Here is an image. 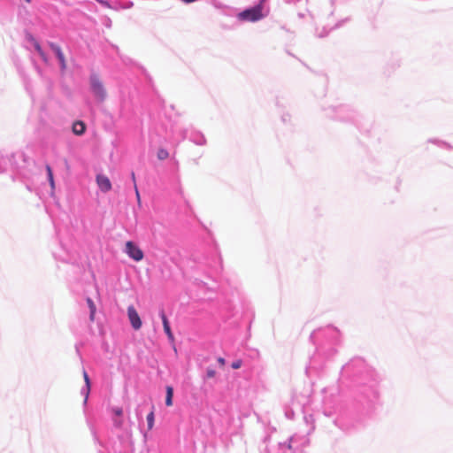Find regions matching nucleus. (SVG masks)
Here are the masks:
<instances>
[{"label": "nucleus", "mask_w": 453, "mask_h": 453, "mask_svg": "<svg viewBox=\"0 0 453 453\" xmlns=\"http://www.w3.org/2000/svg\"><path fill=\"white\" fill-rule=\"evenodd\" d=\"M127 316L131 323L132 327L134 330H139L142 327V320L140 316L134 306L130 305L127 308Z\"/></svg>", "instance_id": "20e7f679"}, {"label": "nucleus", "mask_w": 453, "mask_h": 453, "mask_svg": "<svg viewBox=\"0 0 453 453\" xmlns=\"http://www.w3.org/2000/svg\"><path fill=\"white\" fill-rule=\"evenodd\" d=\"M112 411H113V413H114L116 416H118V417H121V416H122V413H123L122 409H121V408H119V407L114 408V409L112 410Z\"/></svg>", "instance_id": "a211bd4d"}, {"label": "nucleus", "mask_w": 453, "mask_h": 453, "mask_svg": "<svg viewBox=\"0 0 453 453\" xmlns=\"http://www.w3.org/2000/svg\"><path fill=\"white\" fill-rule=\"evenodd\" d=\"M160 317L162 319V322H163V326H164V330L168 337V339L172 342L174 341V336L172 333V330H171V327H170V324H169V321H168V319L167 317L165 316V312L164 311H161L160 313Z\"/></svg>", "instance_id": "0eeeda50"}, {"label": "nucleus", "mask_w": 453, "mask_h": 453, "mask_svg": "<svg viewBox=\"0 0 453 453\" xmlns=\"http://www.w3.org/2000/svg\"><path fill=\"white\" fill-rule=\"evenodd\" d=\"M173 388L172 386L166 387V396H165V404L167 406L173 405Z\"/></svg>", "instance_id": "9b49d317"}, {"label": "nucleus", "mask_w": 453, "mask_h": 453, "mask_svg": "<svg viewBox=\"0 0 453 453\" xmlns=\"http://www.w3.org/2000/svg\"><path fill=\"white\" fill-rule=\"evenodd\" d=\"M131 177H132V180H133V182H134V187L137 186V185H136V179H135V174H134V173H131Z\"/></svg>", "instance_id": "412c9836"}, {"label": "nucleus", "mask_w": 453, "mask_h": 453, "mask_svg": "<svg viewBox=\"0 0 453 453\" xmlns=\"http://www.w3.org/2000/svg\"><path fill=\"white\" fill-rule=\"evenodd\" d=\"M218 362L221 366L225 365V359L223 357H219Z\"/></svg>", "instance_id": "4be33fe9"}, {"label": "nucleus", "mask_w": 453, "mask_h": 453, "mask_svg": "<svg viewBox=\"0 0 453 453\" xmlns=\"http://www.w3.org/2000/svg\"><path fill=\"white\" fill-rule=\"evenodd\" d=\"M46 171H47L48 179H49L50 187L52 189H54L55 188V181H54V178H53V173H52L51 167L49 165H46Z\"/></svg>", "instance_id": "f8f14e48"}, {"label": "nucleus", "mask_w": 453, "mask_h": 453, "mask_svg": "<svg viewBox=\"0 0 453 453\" xmlns=\"http://www.w3.org/2000/svg\"><path fill=\"white\" fill-rule=\"evenodd\" d=\"M96 183L103 192H108L111 189V183L105 175L99 174L96 176Z\"/></svg>", "instance_id": "423d86ee"}, {"label": "nucleus", "mask_w": 453, "mask_h": 453, "mask_svg": "<svg viewBox=\"0 0 453 453\" xmlns=\"http://www.w3.org/2000/svg\"><path fill=\"white\" fill-rule=\"evenodd\" d=\"M83 378H84V380H85V383H86L87 395H88V392H89V389H90V380H89V377H88V375L86 371H83Z\"/></svg>", "instance_id": "2eb2a0df"}, {"label": "nucleus", "mask_w": 453, "mask_h": 453, "mask_svg": "<svg viewBox=\"0 0 453 453\" xmlns=\"http://www.w3.org/2000/svg\"><path fill=\"white\" fill-rule=\"evenodd\" d=\"M134 190H135V195H136L137 201L140 203L141 198H140V193H139L137 186L134 187Z\"/></svg>", "instance_id": "aec40b11"}, {"label": "nucleus", "mask_w": 453, "mask_h": 453, "mask_svg": "<svg viewBox=\"0 0 453 453\" xmlns=\"http://www.w3.org/2000/svg\"><path fill=\"white\" fill-rule=\"evenodd\" d=\"M242 365V361L241 359H237L234 361L231 365L233 369H239Z\"/></svg>", "instance_id": "dca6fc26"}, {"label": "nucleus", "mask_w": 453, "mask_h": 453, "mask_svg": "<svg viewBox=\"0 0 453 453\" xmlns=\"http://www.w3.org/2000/svg\"><path fill=\"white\" fill-rule=\"evenodd\" d=\"M114 424H115V426H118V427H121V426H122V424H123V421H122V419H121V418H119V419H114Z\"/></svg>", "instance_id": "6ab92c4d"}, {"label": "nucleus", "mask_w": 453, "mask_h": 453, "mask_svg": "<svg viewBox=\"0 0 453 453\" xmlns=\"http://www.w3.org/2000/svg\"><path fill=\"white\" fill-rule=\"evenodd\" d=\"M90 88L94 96L100 101L104 102L106 99L107 92L104 86L103 81L97 75L90 77Z\"/></svg>", "instance_id": "f03ea898"}, {"label": "nucleus", "mask_w": 453, "mask_h": 453, "mask_svg": "<svg viewBox=\"0 0 453 453\" xmlns=\"http://www.w3.org/2000/svg\"><path fill=\"white\" fill-rule=\"evenodd\" d=\"M33 44H34L35 50L40 55V57L43 60V62L48 64V62H49L48 57L46 56L45 52L42 50L40 43L36 40L33 39Z\"/></svg>", "instance_id": "6e6552de"}, {"label": "nucleus", "mask_w": 453, "mask_h": 453, "mask_svg": "<svg viewBox=\"0 0 453 453\" xmlns=\"http://www.w3.org/2000/svg\"><path fill=\"white\" fill-rule=\"evenodd\" d=\"M126 253L136 262L142 260L144 257L142 250L131 241L126 243Z\"/></svg>", "instance_id": "7ed1b4c3"}, {"label": "nucleus", "mask_w": 453, "mask_h": 453, "mask_svg": "<svg viewBox=\"0 0 453 453\" xmlns=\"http://www.w3.org/2000/svg\"><path fill=\"white\" fill-rule=\"evenodd\" d=\"M49 46L54 51L58 59L59 60L62 71H65L66 69V61L61 48L54 42H49Z\"/></svg>", "instance_id": "39448f33"}, {"label": "nucleus", "mask_w": 453, "mask_h": 453, "mask_svg": "<svg viewBox=\"0 0 453 453\" xmlns=\"http://www.w3.org/2000/svg\"><path fill=\"white\" fill-rule=\"evenodd\" d=\"M25 1H26V3H27V4H30V3H31V0H25Z\"/></svg>", "instance_id": "5701e85b"}, {"label": "nucleus", "mask_w": 453, "mask_h": 453, "mask_svg": "<svg viewBox=\"0 0 453 453\" xmlns=\"http://www.w3.org/2000/svg\"><path fill=\"white\" fill-rule=\"evenodd\" d=\"M206 375L210 379L213 378L216 375V371L213 370V369L209 368V369H207Z\"/></svg>", "instance_id": "f3484780"}, {"label": "nucleus", "mask_w": 453, "mask_h": 453, "mask_svg": "<svg viewBox=\"0 0 453 453\" xmlns=\"http://www.w3.org/2000/svg\"><path fill=\"white\" fill-rule=\"evenodd\" d=\"M148 428L149 430L152 429L154 426V412L150 411L147 416Z\"/></svg>", "instance_id": "4468645a"}, {"label": "nucleus", "mask_w": 453, "mask_h": 453, "mask_svg": "<svg viewBox=\"0 0 453 453\" xmlns=\"http://www.w3.org/2000/svg\"><path fill=\"white\" fill-rule=\"evenodd\" d=\"M265 1L266 0H260L257 5L239 12L237 15L238 19L247 22H256L262 19L265 17L263 14V5Z\"/></svg>", "instance_id": "f257e3e1"}, {"label": "nucleus", "mask_w": 453, "mask_h": 453, "mask_svg": "<svg viewBox=\"0 0 453 453\" xmlns=\"http://www.w3.org/2000/svg\"><path fill=\"white\" fill-rule=\"evenodd\" d=\"M86 301L90 311L89 319L90 321H94L96 311V304L90 297H88Z\"/></svg>", "instance_id": "9d476101"}, {"label": "nucleus", "mask_w": 453, "mask_h": 453, "mask_svg": "<svg viewBox=\"0 0 453 453\" xmlns=\"http://www.w3.org/2000/svg\"><path fill=\"white\" fill-rule=\"evenodd\" d=\"M157 157L159 160H165L169 157V153L165 149H159L157 153Z\"/></svg>", "instance_id": "ddd939ff"}, {"label": "nucleus", "mask_w": 453, "mask_h": 453, "mask_svg": "<svg viewBox=\"0 0 453 453\" xmlns=\"http://www.w3.org/2000/svg\"><path fill=\"white\" fill-rule=\"evenodd\" d=\"M85 130H86V127L82 121H76L73 125V132L75 134L81 135V134H84Z\"/></svg>", "instance_id": "1a4fd4ad"}]
</instances>
